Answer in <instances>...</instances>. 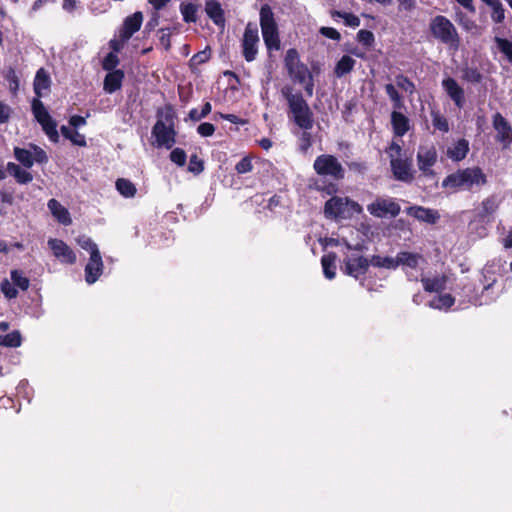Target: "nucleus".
<instances>
[{"label":"nucleus","mask_w":512,"mask_h":512,"mask_svg":"<svg viewBox=\"0 0 512 512\" xmlns=\"http://www.w3.org/2000/svg\"><path fill=\"white\" fill-rule=\"evenodd\" d=\"M281 95L287 102L288 119L293 121L302 130H311L314 125L313 112L303 94L290 85L281 89Z\"/></svg>","instance_id":"1"},{"label":"nucleus","mask_w":512,"mask_h":512,"mask_svg":"<svg viewBox=\"0 0 512 512\" xmlns=\"http://www.w3.org/2000/svg\"><path fill=\"white\" fill-rule=\"evenodd\" d=\"M487 182L486 175L479 167L460 169L448 175L442 182V187L453 190H474Z\"/></svg>","instance_id":"2"},{"label":"nucleus","mask_w":512,"mask_h":512,"mask_svg":"<svg viewBox=\"0 0 512 512\" xmlns=\"http://www.w3.org/2000/svg\"><path fill=\"white\" fill-rule=\"evenodd\" d=\"M284 65L289 77L294 83L303 85L305 93L311 97L314 93V79L308 67L300 61L299 54L296 49L287 50Z\"/></svg>","instance_id":"3"},{"label":"nucleus","mask_w":512,"mask_h":512,"mask_svg":"<svg viewBox=\"0 0 512 512\" xmlns=\"http://www.w3.org/2000/svg\"><path fill=\"white\" fill-rule=\"evenodd\" d=\"M260 26L264 43L268 50L280 49V38L278 25L274 13L268 4H264L260 9Z\"/></svg>","instance_id":"4"},{"label":"nucleus","mask_w":512,"mask_h":512,"mask_svg":"<svg viewBox=\"0 0 512 512\" xmlns=\"http://www.w3.org/2000/svg\"><path fill=\"white\" fill-rule=\"evenodd\" d=\"M430 31L434 38L457 50L460 39L453 23L445 16H435L430 22Z\"/></svg>","instance_id":"5"},{"label":"nucleus","mask_w":512,"mask_h":512,"mask_svg":"<svg viewBox=\"0 0 512 512\" xmlns=\"http://www.w3.org/2000/svg\"><path fill=\"white\" fill-rule=\"evenodd\" d=\"M362 211V206L348 197L335 196L325 203V214L328 218L350 219Z\"/></svg>","instance_id":"6"},{"label":"nucleus","mask_w":512,"mask_h":512,"mask_svg":"<svg viewBox=\"0 0 512 512\" xmlns=\"http://www.w3.org/2000/svg\"><path fill=\"white\" fill-rule=\"evenodd\" d=\"M313 168L315 172L323 177L339 181L345 177V169L338 159L330 154H322L316 157Z\"/></svg>","instance_id":"7"},{"label":"nucleus","mask_w":512,"mask_h":512,"mask_svg":"<svg viewBox=\"0 0 512 512\" xmlns=\"http://www.w3.org/2000/svg\"><path fill=\"white\" fill-rule=\"evenodd\" d=\"M31 108L36 121L41 125L49 140L57 143L59 141L57 123L51 117L43 102L39 98H34Z\"/></svg>","instance_id":"8"},{"label":"nucleus","mask_w":512,"mask_h":512,"mask_svg":"<svg viewBox=\"0 0 512 512\" xmlns=\"http://www.w3.org/2000/svg\"><path fill=\"white\" fill-rule=\"evenodd\" d=\"M31 108L36 121L41 125L49 140L57 143L59 141L57 123L51 117L43 102L39 98H34Z\"/></svg>","instance_id":"9"},{"label":"nucleus","mask_w":512,"mask_h":512,"mask_svg":"<svg viewBox=\"0 0 512 512\" xmlns=\"http://www.w3.org/2000/svg\"><path fill=\"white\" fill-rule=\"evenodd\" d=\"M367 211L376 218H395L401 212L399 203L392 197L378 196L367 205Z\"/></svg>","instance_id":"10"},{"label":"nucleus","mask_w":512,"mask_h":512,"mask_svg":"<svg viewBox=\"0 0 512 512\" xmlns=\"http://www.w3.org/2000/svg\"><path fill=\"white\" fill-rule=\"evenodd\" d=\"M437 162V151L434 146H420L417 152V165L421 172V177L434 180V186H437L436 174L432 167Z\"/></svg>","instance_id":"11"},{"label":"nucleus","mask_w":512,"mask_h":512,"mask_svg":"<svg viewBox=\"0 0 512 512\" xmlns=\"http://www.w3.org/2000/svg\"><path fill=\"white\" fill-rule=\"evenodd\" d=\"M30 149L15 147L13 150L15 159L25 168H31L34 163L45 164L48 162L46 152L35 144H29Z\"/></svg>","instance_id":"12"},{"label":"nucleus","mask_w":512,"mask_h":512,"mask_svg":"<svg viewBox=\"0 0 512 512\" xmlns=\"http://www.w3.org/2000/svg\"><path fill=\"white\" fill-rule=\"evenodd\" d=\"M152 136L155 138L154 145L157 148L171 149L176 142L173 126L166 125L162 120H158L153 126Z\"/></svg>","instance_id":"13"},{"label":"nucleus","mask_w":512,"mask_h":512,"mask_svg":"<svg viewBox=\"0 0 512 512\" xmlns=\"http://www.w3.org/2000/svg\"><path fill=\"white\" fill-rule=\"evenodd\" d=\"M259 35L255 24L248 23L242 40L243 56L247 62L255 60L258 53Z\"/></svg>","instance_id":"14"},{"label":"nucleus","mask_w":512,"mask_h":512,"mask_svg":"<svg viewBox=\"0 0 512 512\" xmlns=\"http://www.w3.org/2000/svg\"><path fill=\"white\" fill-rule=\"evenodd\" d=\"M425 262L423 256L419 253L401 251L398 253V267L402 266L409 281H418V277L408 269L416 270L421 263Z\"/></svg>","instance_id":"15"},{"label":"nucleus","mask_w":512,"mask_h":512,"mask_svg":"<svg viewBox=\"0 0 512 512\" xmlns=\"http://www.w3.org/2000/svg\"><path fill=\"white\" fill-rule=\"evenodd\" d=\"M47 244L55 258H57L61 263L72 265L76 262V254L63 240L50 238Z\"/></svg>","instance_id":"16"},{"label":"nucleus","mask_w":512,"mask_h":512,"mask_svg":"<svg viewBox=\"0 0 512 512\" xmlns=\"http://www.w3.org/2000/svg\"><path fill=\"white\" fill-rule=\"evenodd\" d=\"M345 272L355 278L366 273L369 267V261L363 256L350 255L344 259Z\"/></svg>","instance_id":"17"},{"label":"nucleus","mask_w":512,"mask_h":512,"mask_svg":"<svg viewBox=\"0 0 512 512\" xmlns=\"http://www.w3.org/2000/svg\"><path fill=\"white\" fill-rule=\"evenodd\" d=\"M142 22L143 14L139 11L126 17L119 31V38H121L123 42H127L133 34L141 28Z\"/></svg>","instance_id":"18"},{"label":"nucleus","mask_w":512,"mask_h":512,"mask_svg":"<svg viewBox=\"0 0 512 512\" xmlns=\"http://www.w3.org/2000/svg\"><path fill=\"white\" fill-rule=\"evenodd\" d=\"M103 272V261L100 252L90 255L89 261L85 266V281L88 284L95 283Z\"/></svg>","instance_id":"19"},{"label":"nucleus","mask_w":512,"mask_h":512,"mask_svg":"<svg viewBox=\"0 0 512 512\" xmlns=\"http://www.w3.org/2000/svg\"><path fill=\"white\" fill-rule=\"evenodd\" d=\"M391 165V170L393 173V176L398 181H402L405 183L412 182L414 176H413V170H412V164L411 161H409L407 158H403L400 160H394Z\"/></svg>","instance_id":"20"},{"label":"nucleus","mask_w":512,"mask_h":512,"mask_svg":"<svg viewBox=\"0 0 512 512\" xmlns=\"http://www.w3.org/2000/svg\"><path fill=\"white\" fill-rule=\"evenodd\" d=\"M442 87L454 104L462 108L465 103L464 90L457 81L451 77L445 78L442 81Z\"/></svg>","instance_id":"21"},{"label":"nucleus","mask_w":512,"mask_h":512,"mask_svg":"<svg viewBox=\"0 0 512 512\" xmlns=\"http://www.w3.org/2000/svg\"><path fill=\"white\" fill-rule=\"evenodd\" d=\"M493 126L497 131L498 140L505 145L512 141V128L507 120L500 114L496 113L493 118Z\"/></svg>","instance_id":"22"},{"label":"nucleus","mask_w":512,"mask_h":512,"mask_svg":"<svg viewBox=\"0 0 512 512\" xmlns=\"http://www.w3.org/2000/svg\"><path fill=\"white\" fill-rule=\"evenodd\" d=\"M407 214L413 216L419 221H423L429 224H434L440 218L439 213L436 210L425 208L422 206H411L407 209Z\"/></svg>","instance_id":"23"},{"label":"nucleus","mask_w":512,"mask_h":512,"mask_svg":"<svg viewBox=\"0 0 512 512\" xmlns=\"http://www.w3.org/2000/svg\"><path fill=\"white\" fill-rule=\"evenodd\" d=\"M420 280L425 291L439 293L446 289L448 276L445 274H437L433 277L422 276Z\"/></svg>","instance_id":"24"},{"label":"nucleus","mask_w":512,"mask_h":512,"mask_svg":"<svg viewBox=\"0 0 512 512\" xmlns=\"http://www.w3.org/2000/svg\"><path fill=\"white\" fill-rule=\"evenodd\" d=\"M47 207L51 212L52 216L62 225L69 226L72 223V219L70 213L67 208H65L59 201L56 199H50L47 203Z\"/></svg>","instance_id":"25"},{"label":"nucleus","mask_w":512,"mask_h":512,"mask_svg":"<svg viewBox=\"0 0 512 512\" xmlns=\"http://www.w3.org/2000/svg\"><path fill=\"white\" fill-rule=\"evenodd\" d=\"M205 12L215 25L222 28L225 26L224 10L217 0H206Z\"/></svg>","instance_id":"26"},{"label":"nucleus","mask_w":512,"mask_h":512,"mask_svg":"<svg viewBox=\"0 0 512 512\" xmlns=\"http://www.w3.org/2000/svg\"><path fill=\"white\" fill-rule=\"evenodd\" d=\"M391 124L396 136H404L410 129L409 119L403 113L393 111L391 113Z\"/></svg>","instance_id":"27"},{"label":"nucleus","mask_w":512,"mask_h":512,"mask_svg":"<svg viewBox=\"0 0 512 512\" xmlns=\"http://www.w3.org/2000/svg\"><path fill=\"white\" fill-rule=\"evenodd\" d=\"M123 79L124 73L122 70L108 72L104 79V90L109 94L116 92L121 88Z\"/></svg>","instance_id":"28"},{"label":"nucleus","mask_w":512,"mask_h":512,"mask_svg":"<svg viewBox=\"0 0 512 512\" xmlns=\"http://www.w3.org/2000/svg\"><path fill=\"white\" fill-rule=\"evenodd\" d=\"M469 151V142L466 139H460L449 147L447 150V156L453 161L463 160Z\"/></svg>","instance_id":"29"},{"label":"nucleus","mask_w":512,"mask_h":512,"mask_svg":"<svg viewBox=\"0 0 512 512\" xmlns=\"http://www.w3.org/2000/svg\"><path fill=\"white\" fill-rule=\"evenodd\" d=\"M7 172L12 175L19 184H27L33 180L32 174L22 169L18 164L13 162L7 163Z\"/></svg>","instance_id":"30"},{"label":"nucleus","mask_w":512,"mask_h":512,"mask_svg":"<svg viewBox=\"0 0 512 512\" xmlns=\"http://www.w3.org/2000/svg\"><path fill=\"white\" fill-rule=\"evenodd\" d=\"M50 83V76L43 68H40L36 73L33 83L34 92L37 95V98L40 99V97H42V92L50 87Z\"/></svg>","instance_id":"31"},{"label":"nucleus","mask_w":512,"mask_h":512,"mask_svg":"<svg viewBox=\"0 0 512 512\" xmlns=\"http://www.w3.org/2000/svg\"><path fill=\"white\" fill-rule=\"evenodd\" d=\"M355 64L356 61L352 57L349 55H343L336 63L334 68L336 77L342 78L346 74L350 73L353 70Z\"/></svg>","instance_id":"32"},{"label":"nucleus","mask_w":512,"mask_h":512,"mask_svg":"<svg viewBox=\"0 0 512 512\" xmlns=\"http://www.w3.org/2000/svg\"><path fill=\"white\" fill-rule=\"evenodd\" d=\"M336 258H337L336 254L332 253V252L323 255L321 258V264H322L324 276L329 280L333 279L336 275V272H335Z\"/></svg>","instance_id":"33"},{"label":"nucleus","mask_w":512,"mask_h":512,"mask_svg":"<svg viewBox=\"0 0 512 512\" xmlns=\"http://www.w3.org/2000/svg\"><path fill=\"white\" fill-rule=\"evenodd\" d=\"M370 263L374 267L395 270L396 268H398V254L396 255V257H382L379 255H375L372 257Z\"/></svg>","instance_id":"34"},{"label":"nucleus","mask_w":512,"mask_h":512,"mask_svg":"<svg viewBox=\"0 0 512 512\" xmlns=\"http://www.w3.org/2000/svg\"><path fill=\"white\" fill-rule=\"evenodd\" d=\"M116 189L125 198L134 197L137 191L135 185L125 178L116 181Z\"/></svg>","instance_id":"35"},{"label":"nucleus","mask_w":512,"mask_h":512,"mask_svg":"<svg viewBox=\"0 0 512 512\" xmlns=\"http://www.w3.org/2000/svg\"><path fill=\"white\" fill-rule=\"evenodd\" d=\"M180 11L186 23H195L197 21V5L193 3H182L180 5Z\"/></svg>","instance_id":"36"},{"label":"nucleus","mask_w":512,"mask_h":512,"mask_svg":"<svg viewBox=\"0 0 512 512\" xmlns=\"http://www.w3.org/2000/svg\"><path fill=\"white\" fill-rule=\"evenodd\" d=\"M331 16H332V18L343 19L344 24L348 27L356 28L360 25L359 17L352 13L333 10V11H331Z\"/></svg>","instance_id":"37"},{"label":"nucleus","mask_w":512,"mask_h":512,"mask_svg":"<svg viewBox=\"0 0 512 512\" xmlns=\"http://www.w3.org/2000/svg\"><path fill=\"white\" fill-rule=\"evenodd\" d=\"M454 304V298L450 294H443L435 297L429 302V306L434 309H448Z\"/></svg>","instance_id":"38"},{"label":"nucleus","mask_w":512,"mask_h":512,"mask_svg":"<svg viewBox=\"0 0 512 512\" xmlns=\"http://www.w3.org/2000/svg\"><path fill=\"white\" fill-rule=\"evenodd\" d=\"M22 338L19 331H13L6 335H0V345L5 347H19Z\"/></svg>","instance_id":"39"},{"label":"nucleus","mask_w":512,"mask_h":512,"mask_svg":"<svg viewBox=\"0 0 512 512\" xmlns=\"http://www.w3.org/2000/svg\"><path fill=\"white\" fill-rule=\"evenodd\" d=\"M498 206H499V201L495 196H490V197L486 198L482 202V205H481L482 209L480 212V216L486 217V216L492 215L493 213L496 212V210L498 209Z\"/></svg>","instance_id":"40"},{"label":"nucleus","mask_w":512,"mask_h":512,"mask_svg":"<svg viewBox=\"0 0 512 512\" xmlns=\"http://www.w3.org/2000/svg\"><path fill=\"white\" fill-rule=\"evenodd\" d=\"M432 124L433 127L443 133H447L450 129L448 120L439 111H432Z\"/></svg>","instance_id":"41"},{"label":"nucleus","mask_w":512,"mask_h":512,"mask_svg":"<svg viewBox=\"0 0 512 512\" xmlns=\"http://www.w3.org/2000/svg\"><path fill=\"white\" fill-rule=\"evenodd\" d=\"M10 277L12 283L21 290L25 291L29 288L30 281L21 270H12L10 272Z\"/></svg>","instance_id":"42"},{"label":"nucleus","mask_w":512,"mask_h":512,"mask_svg":"<svg viewBox=\"0 0 512 512\" xmlns=\"http://www.w3.org/2000/svg\"><path fill=\"white\" fill-rule=\"evenodd\" d=\"M385 92L389 96L390 100L393 102L394 109H400L403 106V100L396 87L388 83L385 85Z\"/></svg>","instance_id":"43"},{"label":"nucleus","mask_w":512,"mask_h":512,"mask_svg":"<svg viewBox=\"0 0 512 512\" xmlns=\"http://www.w3.org/2000/svg\"><path fill=\"white\" fill-rule=\"evenodd\" d=\"M395 83L398 88L410 95L415 91L414 83L403 74H398L395 76Z\"/></svg>","instance_id":"44"},{"label":"nucleus","mask_w":512,"mask_h":512,"mask_svg":"<svg viewBox=\"0 0 512 512\" xmlns=\"http://www.w3.org/2000/svg\"><path fill=\"white\" fill-rule=\"evenodd\" d=\"M77 244L84 250L88 251L90 255L94 254L95 252H100L98 249L97 244L88 236L81 235L76 238Z\"/></svg>","instance_id":"45"},{"label":"nucleus","mask_w":512,"mask_h":512,"mask_svg":"<svg viewBox=\"0 0 512 512\" xmlns=\"http://www.w3.org/2000/svg\"><path fill=\"white\" fill-rule=\"evenodd\" d=\"M463 79L469 83L477 84L482 81V74L477 68L466 67L463 69Z\"/></svg>","instance_id":"46"},{"label":"nucleus","mask_w":512,"mask_h":512,"mask_svg":"<svg viewBox=\"0 0 512 512\" xmlns=\"http://www.w3.org/2000/svg\"><path fill=\"white\" fill-rule=\"evenodd\" d=\"M489 5L493 12L491 14V17L494 22L501 23L504 20V9L502 4L499 0H491L490 3H487Z\"/></svg>","instance_id":"47"},{"label":"nucleus","mask_w":512,"mask_h":512,"mask_svg":"<svg viewBox=\"0 0 512 512\" xmlns=\"http://www.w3.org/2000/svg\"><path fill=\"white\" fill-rule=\"evenodd\" d=\"M210 56V50L204 49L192 56V58L189 61V65L191 68H196L197 66L206 63L210 59Z\"/></svg>","instance_id":"48"},{"label":"nucleus","mask_w":512,"mask_h":512,"mask_svg":"<svg viewBox=\"0 0 512 512\" xmlns=\"http://www.w3.org/2000/svg\"><path fill=\"white\" fill-rule=\"evenodd\" d=\"M212 106L209 102H206L201 111H198L196 108H193L189 111V119L197 122L201 119L205 118L211 112Z\"/></svg>","instance_id":"49"},{"label":"nucleus","mask_w":512,"mask_h":512,"mask_svg":"<svg viewBox=\"0 0 512 512\" xmlns=\"http://www.w3.org/2000/svg\"><path fill=\"white\" fill-rule=\"evenodd\" d=\"M0 289L4 296L9 300L16 298L18 295V291L15 288V285L8 279H4L1 282Z\"/></svg>","instance_id":"50"},{"label":"nucleus","mask_w":512,"mask_h":512,"mask_svg":"<svg viewBox=\"0 0 512 512\" xmlns=\"http://www.w3.org/2000/svg\"><path fill=\"white\" fill-rule=\"evenodd\" d=\"M204 170V162L196 154H192L189 159L188 171L198 175Z\"/></svg>","instance_id":"51"},{"label":"nucleus","mask_w":512,"mask_h":512,"mask_svg":"<svg viewBox=\"0 0 512 512\" xmlns=\"http://www.w3.org/2000/svg\"><path fill=\"white\" fill-rule=\"evenodd\" d=\"M497 47L512 63V42L507 39L496 38Z\"/></svg>","instance_id":"52"},{"label":"nucleus","mask_w":512,"mask_h":512,"mask_svg":"<svg viewBox=\"0 0 512 512\" xmlns=\"http://www.w3.org/2000/svg\"><path fill=\"white\" fill-rule=\"evenodd\" d=\"M312 146V135L309 130H303L299 134V149L306 153L309 148Z\"/></svg>","instance_id":"53"},{"label":"nucleus","mask_w":512,"mask_h":512,"mask_svg":"<svg viewBox=\"0 0 512 512\" xmlns=\"http://www.w3.org/2000/svg\"><path fill=\"white\" fill-rule=\"evenodd\" d=\"M186 159V152L181 148H174L170 153V160L180 167L185 165Z\"/></svg>","instance_id":"54"},{"label":"nucleus","mask_w":512,"mask_h":512,"mask_svg":"<svg viewBox=\"0 0 512 512\" xmlns=\"http://www.w3.org/2000/svg\"><path fill=\"white\" fill-rule=\"evenodd\" d=\"M357 39L367 48L371 47L375 40L374 34L371 31L364 29L358 31Z\"/></svg>","instance_id":"55"},{"label":"nucleus","mask_w":512,"mask_h":512,"mask_svg":"<svg viewBox=\"0 0 512 512\" xmlns=\"http://www.w3.org/2000/svg\"><path fill=\"white\" fill-rule=\"evenodd\" d=\"M118 63L119 59L117 54H115L114 52H110L103 59V69L111 72L113 70H116L115 68L118 65Z\"/></svg>","instance_id":"56"},{"label":"nucleus","mask_w":512,"mask_h":512,"mask_svg":"<svg viewBox=\"0 0 512 512\" xmlns=\"http://www.w3.org/2000/svg\"><path fill=\"white\" fill-rule=\"evenodd\" d=\"M386 153L390 159V163L394 160L403 159L402 157V148L396 142H392L390 146L387 148Z\"/></svg>","instance_id":"57"},{"label":"nucleus","mask_w":512,"mask_h":512,"mask_svg":"<svg viewBox=\"0 0 512 512\" xmlns=\"http://www.w3.org/2000/svg\"><path fill=\"white\" fill-rule=\"evenodd\" d=\"M5 79L8 82L10 91L15 93L19 88V80L14 69L10 68L7 71Z\"/></svg>","instance_id":"58"},{"label":"nucleus","mask_w":512,"mask_h":512,"mask_svg":"<svg viewBox=\"0 0 512 512\" xmlns=\"http://www.w3.org/2000/svg\"><path fill=\"white\" fill-rule=\"evenodd\" d=\"M253 169V165H252V161H251V158L249 157H244L242 158L236 165H235V170L237 171V173L239 174H245V173H248L250 171H252Z\"/></svg>","instance_id":"59"},{"label":"nucleus","mask_w":512,"mask_h":512,"mask_svg":"<svg viewBox=\"0 0 512 512\" xmlns=\"http://www.w3.org/2000/svg\"><path fill=\"white\" fill-rule=\"evenodd\" d=\"M197 132L202 136V137H210L214 134L215 132V126L211 123H208V122H204V123H201L198 127H197Z\"/></svg>","instance_id":"60"},{"label":"nucleus","mask_w":512,"mask_h":512,"mask_svg":"<svg viewBox=\"0 0 512 512\" xmlns=\"http://www.w3.org/2000/svg\"><path fill=\"white\" fill-rule=\"evenodd\" d=\"M12 109L9 105L0 101V124H5L11 117Z\"/></svg>","instance_id":"61"},{"label":"nucleus","mask_w":512,"mask_h":512,"mask_svg":"<svg viewBox=\"0 0 512 512\" xmlns=\"http://www.w3.org/2000/svg\"><path fill=\"white\" fill-rule=\"evenodd\" d=\"M319 32L323 36H325V37H327L329 39L335 40V41H339L340 38H341L340 33L336 29H334L332 27H321Z\"/></svg>","instance_id":"62"},{"label":"nucleus","mask_w":512,"mask_h":512,"mask_svg":"<svg viewBox=\"0 0 512 512\" xmlns=\"http://www.w3.org/2000/svg\"><path fill=\"white\" fill-rule=\"evenodd\" d=\"M68 140H70L76 146H79V147L86 146L85 136L83 134H80L77 131H74Z\"/></svg>","instance_id":"63"},{"label":"nucleus","mask_w":512,"mask_h":512,"mask_svg":"<svg viewBox=\"0 0 512 512\" xmlns=\"http://www.w3.org/2000/svg\"><path fill=\"white\" fill-rule=\"evenodd\" d=\"M69 124L74 128L84 126L86 124V118L80 115H73L69 119Z\"/></svg>","instance_id":"64"}]
</instances>
